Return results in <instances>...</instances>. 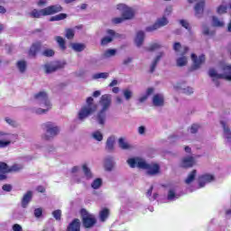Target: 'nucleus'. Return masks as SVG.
Instances as JSON below:
<instances>
[{
  "label": "nucleus",
  "instance_id": "obj_1",
  "mask_svg": "<svg viewBox=\"0 0 231 231\" xmlns=\"http://www.w3.org/2000/svg\"><path fill=\"white\" fill-rule=\"evenodd\" d=\"M131 169H143L146 171L147 176H156L160 174V165L158 163H147L145 160L140 157L130 158L126 161Z\"/></svg>",
  "mask_w": 231,
  "mask_h": 231
},
{
  "label": "nucleus",
  "instance_id": "obj_2",
  "mask_svg": "<svg viewBox=\"0 0 231 231\" xmlns=\"http://www.w3.org/2000/svg\"><path fill=\"white\" fill-rule=\"evenodd\" d=\"M221 73H217L216 69H209L208 71V77H210L212 82L217 88H219V80H228L231 82V65H222L220 67Z\"/></svg>",
  "mask_w": 231,
  "mask_h": 231
},
{
  "label": "nucleus",
  "instance_id": "obj_3",
  "mask_svg": "<svg viewBox=\"0 0 231 231\" xmlns=\"http://www.w3.org/2000/svg\"><path fill=\"white\" fill-rule=\"evenodd\" d=\"M42 129L44 134L42 135V140L44 142H53L58 134H60V126L57 123L45 122L42 125Z\"/></svg>",
  "mask_w": 231,
  "mask_h": 231
},
{
  "label": "nucleus",
  "instance_id": "obj_4",
  "mask_svg": "<svg viewBox=\"0 0 231 231\" xmlns=\"http://www.w3.org/2000/svg\"><path fill=\"white\" fill-rule=\"evenodd\" d=\"M34 100L42 107H46V108H38L36 111L37 115H44V113H48V111L51 109V102H50V99L48 98V94L45 91H41L35 94Z\"/></svg>",
  "mask_w": 231,
  "mask_h": 231
},
{
  "label": "nucleus",
  "instance_id": "obj_5",
  "mask_svg": "<svg viewBox=\"0 0 231 231\" xmlns=\"http://www.w3.org/2000/svg\"><path fill=\"white\" fill-rule=\"evenodd\" d=\"M94 100L92 97L87 98V105L82 106L78 114V120L79 122H84L86 118L91 116L97 111V105L94 103Z\"/></svg>",
  "mask_w": 231,
  "mask_h": 231
},
{
  "label": "nucleus",
  "instance_id": "obj_6",
  "mask_svg": "<svg viewBox=\"0 0 231 231\" xmlns=\"http://www.w3.org/2000/svg\"><path fill=\"white\" fill-rule=\"evenodd\" d=\"M79 214L83 228H93L97 225V217L95 215L88 213L86 208H81Z\"/></svg>",
  "mask_w": 231,
  "mask_h": 231
},
{
  "label": "nucleus",
  "instance_id": "obj_7",
  "mask_svg": "<svg viewBox=\"0 0 231 231\" xmlns=\"http://www.w3.org/2000/svg\"><path fill=\"white\" fill-rule=\"evenodd\" d=\"M64 66H66V62L59 60L50 61L43 65V69L47 75H51V73H55V71L64 69Z\"/></svg>",
  "mask_w": 231,
  "mask_h": 231
},
{
  "label": "nucleus",
  "instance_id": "obj_8",
  "mask_svg": "<svg viewBox=\"0 0 231 231\" xmlns=\"http://www.w3.org/2000/svg\"><path fill=\"white\" fill-rule=\"evenodd\" d=\"M191 60H192L193 64L189 69V72L197 71V69H199L201 68V64H203V62H205V55L201 54L198 58V55L192 53L191 54Z\"/></svg>",
  "mask_w": 231,
  "mask_h": 231
},
{
  "label": "nucleus",
  "instance_id": "obj_9",
  "mask_svg": "<svg viewBox=\"0 0 231 231\" xmlns=\"http://www.w3.org/2000/svg\"><path fill=\"white\" fill-rule=\"evenodd\" d=\"M167 24H169V20L163 15L162 18L157 19L156 23L152 25L147 26L145 32H155V30H159V28H162V26H167Z\"/></svg>",
  "mask_w": 231,
  "mask_h": 231
},
{
  "label": "nucleus",
  "instance_id": "obj_10",
  "mask_svg": "<svg viewBox=\"0 0 231 231\" xmlns=\"http://www.w3.org/2000/svg\"><path fill=\"white\" fill-rule=\"evenodd\" d=\"M113 101V97L111 94H105L101 96L99 99V105L101 106V110L107 111L111 107V102Z\"/></svg>",
  "mask_w": 231,
  "mask_h": 231
},
{
  "label": "nucleus",
  "instance_id": "obj_11",
  "mask_svg": "<svg viewBox=\"0 0 231 231\" xmlns=\"http://www.w3.org/2000/svg\"><path fill=\"white\" fill-rule=\"evenodd\" d=\"M0 136H5V139L8 140V141L0 140V149H5V147H8V145L12 143V141L10 140L17 139V134H8L3 131H0Z\"/></svg>",
  "mask_w": 231,
  "mask_h": 231
},
{
  "label": "nucleus",
  "instance_id": "obj_12",
  "mask_svg": "<svg viewBox=\"0 0 231 231\" xmlns=\"http://www.w3.org/2000/svg\"><path fill=\"white\" fill-rule=\"evenodd\" d=\"M32 199H33V191L28 190L26 193L23 194L21 199L22 208H28V205L32 203Z\"/></svg>",
  "mask_w": 231,
  "mask_h": 231
},
{
  "label": "nucleus",
  "instance_id": "obj_13",
  "mask_svg": "<svg viewBox=\"0 0 231 231\" xmlns=\"http://www.w3.org/2000/svg\"><path fill=\"white\" fill-rule=\"evenodd\" d=\"M189 47L184 46L183 51L180 54L181 57H180L176 60V64L179 68H183V66H187V64L189 63V60L185 57V55H187V53H189Z\"/></svg>",
  "mask_w": 231,
  "mask_h": 231
},
{
  "label": "nucleus",
  "instance_id": "obj_14",
  "mask_svg": "<svg viewBox=\"0 0 231 231\" xmlns=\"http://www.w3.org/2000/svg\"><path fill=\"white\" fill-rule=\"evenodd\" d=\"M196 164V160L193 156H186L182 158L180 167L182 169H190Z\"/></svg>",
  "mask_w": 231,
  "mask_h": 231
},
{
  "label": "nucleus",
  "instance_id": "obj_15",
  "mask_svg": "<svg viewBox=\"0 0 231 231\" xmlns=\"http://www.w3.org/2000/svg\"><path fill=\"white\" fill-rule=\"evenodd\" d=\"M220 125L223 128V137L226 140V143H231V129L230 126L226 125V122L220 121Z\"/></svg>",
  "mask_w": 231,
  "mask_h": 231
},
{
  "label": "nucleus",
  "instance_id": "obj_16",
  "mask_svg": "<svg viewBox=\"0 0 231 231\" xmlns=\"http://www.w3.org/2000/svg\"><path fill=\"white\" fill-rule=\"evenodd\" d=\"M195 10V16L198 19H201L203 17V13L205 12V0H201L200 2L197 3L194 6Z\"/></svg>",
  "mask_w": 231,
  "mask_h": 231
},
{
  "label": "nucleus",
  "instance_id": "obj_17",
  "mask_svg": "<svg viewBox=\"0 0 231 231\" xmlns=\"http://www.w3.org/2000/svg\"><path fill=\"white\" fill-rule=\"evenodd\" d=\"M152 102L155 107H163L165 106V97L163 94H155Z\"/></svg>",
  "mask_w": 231,
  "mask_h": 231
},
{
  "label": "nucleus",
  "instance_id": "obj_18",
  "mask_svg": "<svg viewBox=\"0 0 231 231\" xmlns=\"http://www.w3.org/2000/svg\"><path fill=\"white\" fill-rule=\"evenodd\" d=\"M95 119H96L97 124H98V125H101V127H104V125H106V120H107L106 110H100L97 114Z\"/></svg>",
  "mask_w": 231,
  "mask_h": 231
},
{
  "label": "nucleus",
  "instance_id": "obj_19",
  "mask_svg": "<svg viewBox=\"0 0 231 231\" xmlns=\"http://www.w3.org/2000/svg\"><path fill=\"white\" fill-rule=\"evenodd\" d=\"M210 181H214V176L210 174H204L199 177V188L203 189L207 183H210Z\"/></svg>",
  "mask_w": 231,
  "mask_h": 231
},
{
  "label": "nucleus",
  "instance_id": "obj_20",
  "mask_svg": "<svg viewBox=\"0 0 231 231\" xmlns=\"http://www.w3.org/2000/svg\"><path fill=\"white\" fill-rule=\"evenodd\" d=\"M48 15V13L46 11V8L43 9H33L31 13H30V16L32 19H41V17H46Z\"/></svg>",
  "mask_w": 231,
  "mask_h": 231
},
{
  "label": "nucleus",
  "instance_id": "obj_21",
  "mask_svg": "<svg viewBox=\"0 0 231 231\" xmlns=\"http://www.w3.org/2000/svg\"><path fill=\"white\" fill-rule=\"evenodd\" d=\"M80 219L74 218L67 226V231H80Z\"/></svg>",
  "mask_w": 231,
  "mask_h": 231
},
{
  "label": "nucleus",
  "instance_id": "obj_22",
  "mask_svg": "<svg viewBox=\"0 0 231 231\" xmlns=\"http://www.w3.org/2000/svg\"><path fill=\"white\" fill-rule=\"evenodd\" d=\"M45 10L47 12V15H55V14H59L60 12H62L64 8H62L60 5H54L45 7Z\"/></svg>",
  "mask_w": 231,
  "mask_h": 231
},
{
  "label": "nucleus",
  "instance_id": "obj_23",
  "mask_svg": "<svg viewBox=\"0 0 231 231\" xmlns=\"http://www.w3.org/2000/svg\"><path fill=\"white\" fill-rule=\"evenodd\" d=\"M144 41H145V32H143V31L137 32L136 36L134 38L135 46H137V48H141Z\"/></svg>",
  "mask_w": 231,
  "mask_h": 231
},
{
  "label": "nucleus",
  "instance_id": "obj_24",
  "mask_svg": "<svg viewBox=\"0 0 231 231\" xmlns=\"http://www.w3.org/2000/svg\"><path fill=\"white\" fill-rule=\"evenodd\" d=\"M42 47V43L41 42H36L32 43L29 50V55L31 57H35V55H37V52L40 51Z\"/></svg>",
  "mask_w": 231,
  "mask_h": 231
},
{
  "label": "nucleus",
  "instance_id": "obj_25",
  "mask_svg": "<svg viewBox=\"0 0 231 231\" xmlns=\"http://www.w3.org/2000/svg\"><path fill=\"white\" fill-rule=\"evenodd\" d=\"M177 91H180V93H183V95H192L194 93V88L192 87H182L181 84H177L174 87Z\"/></svg>",
  "mask_w": 231,
  "mask_h": 231
},
{
  "label": "nucleus",
  "instance_id": "obj_26",
  "mask_svg": "<svg viewBox=\"0 0 231 231\" xmlns=\"http://www.w3.org/2000/svg\"><path fill=\"white\" fill-rule=\"evenodd\" d=\"M113 167H115V157L107 156L105 159V169L108 172H111V171H113Z\"/></svg>",
  "mask_w": 231,
  "mask_h": 231
},
{
  "label": "nucleus",
  "instance_id": "obj_27",
  "mask_svg": "<svg viewBox=\"0 0 231 231\" xmlns=\"http://www.w3.org/2000/svg\"><path fill=\"white\" fill-rule=\"evenodd\" d=\"M118 145L120 149L123 151H131L133 149V145L129 144V143L125 142V139L123 137H120L118 139Z\"/></svg>",
  "mask_w": 231,
  "mask_h": 231
},
{
  "label": "nucleus",
  "instance_id": "obj_28",
  "mask_svg": "<svg viewBox=\"0 0 231 231\" xmlns=\"http://www.w3.org/2000/svg\"><path fill=\"white\" fill-rule=\"evenodd\" d=\"M162 57H163V52H160L155 59L153 60V61L152 62L151 66H150V73H154V71H156V66H158V62H160V60H162Z\"/></svg>",
  "mask_w": 231,
  "mask_h": 231
},
{
  "label": "nucleus",
  "instance_id": "obj_29",
  "mask_svg": "<svg viewBox=\"0 0 231 231\" xmlns=\"http://www.w3.org/2000/svg\"><path fill=\"white\" fill-rule=\"evenodd\" d=\"M106 151H107V152H113V151H115V136L107 138L106 143Z\"/></svg>",
  "mask_w": 231,
  "mask_h": 231
},
{
  "label": "nucleus",
  "instance_id": "obj_30",
  "mask_svg": "<svg viewBox=\"0 0 231 231\" xmlns=\"http://www.w3.org/2000/svg\"><path fill=\"white\" fill-rule=\"evenodd\" d=\"M55 41L58 43V46L60 47L61 51H66V40L62 38V36H56Z\"/></svg>",
  "mask_w": 231,
  "mask_h": 231
},
{
  "label": "nucleus",
  "instance_id": "obj_31",
  "mask_svg": "<svg viewBox=\"0 0 231 231\" xmlns=\"http://www.w3.org/2000/svg\"><path fill=\"white\" fill-rule=\"evenodd\" d=\"M122 15L125 21L133 19V17H134V11H133V9L128 7L127 9H125Z\"/></svg>",
  "mask_w": 231,
  "mask_h": 231
},
{
  "label": "nucleus",
  "instance_id": "obj_32",
  "mask_svg": "<svg viewBox=\"0 0 231 231\" xmlns=\"http://www.w3.org/2000/svg\"><path fill=\"white\" fill-rule=\"evenodd\" d=\"M70 48L77 51L78 53H80V51H84L86 50V44L84 43H70Z\"/></svg>",
  "mask_w": 231,
  "mask_h": 231
},
{
  "label": "nucleus",
  "instance_id": "obj_33",
  "mask_svg": "<svg viewBox=\"0 0 231 231\" xmlns=\"http://www.w3.org/2000/svg\"><path fill=\"white\" fill-rule=\"evenodd\" d=\"M82 171H83V174H84L86 180H92L93 172H91V169H89V167H88V164L82 165Z\"/></svg>",
  "mask_w": 231,
  "mask_h": 231
},
{
  "label": "nucleus",
  "instance_id": "obj_34",
  "mask_svg": "<svg viewBox=\"0 0 231 231\" xmlns=\"http://www.w3.org/2000/svg\"><path fill=\"white\" fill-rule=\"evenodd\" d=\"M197 174L198 171L193 170L191 172L189 173L188 177L184 180V183H186V185H190V183H192V181L196 180Z\"/></svg>",
  "mask_w": 231,
  "mask_h": 231
},
{
  "label": "nucleus",
  "instance_id": "obj_35",
  "mask_svg": "<svg viewBox=\"0 0 231 231\" xmlns=\"http://www.w3.org/2000/svg\"><path fill=\"white\" fill-rule=\"evenodd\" d=\"M107 217H109V209L105 208L99 212V220L101 223H105V221L107 220Z\"/></svg>",
  "mask_w": 231,
  "mask_h": 231
},
{
  "label": "nucleus",
  "instance_id": "obj_36",
  "mask_svg": "<svg viewBox=\"0 0 231 231\" xmlns=\"http://www.w3.org/2000/svg\"><path fill=\"white\" fill-rule=\"evenodd\" d=\"M180 194H176V191L174 189H170L168 191L167 199L168 201H176V199H179Z\"/></svg>",
  "mask_w": 231,
  "mask_h": 231
},
{
  "label": "nucleus",
  "instance_id": "obj_37",
  "mask_svg": "<svg viewBox=\"0 0 231 231\" xmlns=\"http://www.w3.org/2000/svg\"><path fill=\"white\" fill-rule=\"evenodd\" d=\"M64 19H68V14H64V13H61L60 14L51 16L49 21L51 23H53L55 21H64Z\"/></svg>",
  "mask_w": 231,
  "mask_h": 231
},
{
  "label": "nucleus",
  "instance_id": "obj_38",
  "mask_svg": "<svg viewBox=\"0 0 231 231\" xmlns=\"http://www.w3.org/2000/svg\"><path fill=\"white\" fill-rule=\"evenodd\" d=\"M93 80H98V79H109V72H99L92 76Z\"/></svg>",
  "mask_w": 231,
  "mask_h": 231
},
{
  "label": "nucleus",
  "instance_id": "obj_39",
  "mask_svg": "<svg viewBox=\"0 0 231 231\" xmlns=\"http://www.w3.org/2000/svg\"><path fill=\"white\" fill-rule=\"evenodd\" d=\"M88 64L93 68H100V66H102V62L97 58H90L88 60Z\"/></svg>",
  "mask_w": 231,
  "mask_h": 231
},
{
  "label": "nucleus",
  "instance_id": "obj_40",
  "mask_svg": "<svg viewBox=\"0 0 231 231\" xmlns=\"http://www.w3.org/2000/svg\"><path fill=\"white\" fill-rule=\"evenodd\" d=\"M212 26H215L216 28H222V26H225V23L219 21V18H217V16H213Z\"/></svg>",
  "mask_w": 231,
  "mask_h": 231
},
{
  "label": "nucleus",
  "instance_id": "obj_41",
  "mask_svg": "<svg viewBox=\"0 0 231 231\" xmlns=\"http://www.w3.org/2000/svg\"><path fill=\"white\" fill-rule=\"evenodd\" d=\"M91 187L92 189H94V190H97V189L102 187V179L97 178L94 180L93 182L91 183Z\"/></svg>",
  "mask_w": 231,
  "mask_h": 231
},
{
  "label": "nucleus",
  "instance_id": "obj_42",
  "mask_svg": "<svg viewBox=\"0 0 231 231\" xmlns=\"http://www.w3.org/2000/svg\"><path fill=\"white\" fill-rule=\"evenodd\" d=\"M16 67L18 68L20 73H24L26 71V62L24 60H19L16 63Z\"/></svg>",
  "mask_w": 231,
  "mask_h": 231
},
{
  "label": "nucleus",
  "instance_id": "obj_43",
  "mask_svg": "<svg viewBox=\"0 0 231 231\" xmlns=\"http://www.w3.org/2000/svg\"><path fill=\"white\" fill-rule=\"evenodd\" d=\"M65 37L66 39H69V41H71L75 38V30L73 29H66L65 30Z\"/></svg>",
  "mask_w": 231,
  "mask_h": 231
},
{
  "label": "nucleus",
  "instance_id": "obj_44",
  "mask_svg": "<svg viewBox=\"0 0 231 231\" xmlns=\"http://www.w3.org/2000/svg\"><path fill=\"white\" fill-rule=\"evenodd\" d=\"M116 55V50L115 49H108L104 52V58L109 59L110 57H115Z\"/></svg>",
  "mask_w": 231,
  "mask_h": 231
},
{
  "label": "nucleus",
  "instance_id": "obj_45",
  "mask_svg": "<svg viewBox=\"0 0 231 231\" xmlns=\"http://www.w3.org/2000/svg\"><path fill=\"white\" fill-rule=\"evenodd\" d=\"M162 45L159 43H152L148 47H145L146 51H156V50H160Z\"/></svg>",
  "mask_w": 231,
  "mask_h": 231
},
{
  "label": "nucleus",
  "instance_id": "obj_46",
  "mask_svg": "<svg viewBox=\"0 0 231 231\" xmlns=\"http://www.w3.org/2000/svg\"><path fill=\"white\" fill-rule=\"evenodd\" d=\"M9 166L6 162H0V172L2 174H8Z\"/></svg>",
  "mask_w": 231,
  "mask_h": 231
},
{
  "label": "nucleus",
  "instance_id": "obj_47",
  "mask_svg": "<svg viewBox=\"0 0 231 231\" xmlns=\"http://www.w3.org/2000/svg\"><path fill=\"white\" fill-rule=\"evenodd\" d=\"M92 138L97 140V142H102L104 140V135L102 133H100V131H96L92 134Z\"/></svg>",
  "mask_w": 231,
  "mask_h": 231
},
{
  "label": "nucleus",
  "instance_id": "obj_48",
  "mask_svg": "<svg viewBox=\"0 0 231 231\" xmlns=\"http://www.w3.org/2000/svg\"><path fill=\"white\" fill-rule=\"evenodd\" d=\"M113 37L112 36H105L102 40H101V46H107V44H110V42H113Z\"/></svg>",
  "mask_w": 231,
  "mask_h": 231
},
{
  "label": "nucleus",
  "instance_id": "obj_49",
  "mask_svg": "<svg viewBox=\"0 0 231 231\" xmlns=\"http://www.w3.org/2000/svg\"><path fill=\"white\" fill-rule=\"evenodd\" d=\"M123 96L125 97V100L129 101L131 98H133V92L129 88L124 89Z\"/></svg>",
  "mask_w": 231,
  "mask_h": 231
},
{
  "label": "nucleus",
  "instance_id": "obj_50",
  "mask_svg": "<svg viewBox=\"0 0 231 231\" xmlns=\"http://www.w3.org/2000/svg\"><path fill=\"white\" fill-rule=\"evenodd\" d=\"M52 216L56 221H60L62 217V211L60 209H56L52 211Z\"/></svg>",
  "mask_w": 231,
  "mask_h": 231
},
{
  "label": "nucleus",
  "instance_id": "obj_51",
  "mask_svg": "<svg viewBox=\"0 0 231 231\" xmlns=\"http://www.w3.org/2000/svg\"><path fill=\"white\" fill-rule=\"evenodd\" d=\"M179 23L180 26H182V28H185L186 30H188V32H191L192 28L190 27V23H189L187 20H180Z\"/></svg>",
  "mask_w": 231,
  "mask_h": 231
},
{
  "label": "nucleus",
  "instance_id": "obj_52",
  "mask_svg": "<svg viewBox=\"0 0 231 231\" xmlns=\"http://www.w3.org/2000/svg\"><path fill=\"white\" fill-rule=\"evenodd\" d=\"M42 55H43V57H53L55 55V51L51 49H46L42 51Z\"/></svg>",
  "mask_w": 231,
  "mask_h": 231
},
{
  "label": "nucleus",
  "instance_id": "obj_53",
  "mask_svg": "<svg viewBox=\"0 0 231 231\" xmlns=\"http://www.w3.org/2000/svg\"><path fill=\"white\" fill-rule=\"evenodd\" d=\"M226 10H228V6L226 5H219L217 9V13L219 15H223V14H226Z\"/></svg>",
  "mask_w": 231,
  "mask_h": 231
},
{
  "label": "nucleus",
  "instance_id": "obj_54",
  "mask_svg": "<svg viewBox=\"0 0 231 231\" xmlns=\"http://www.w3.org/2000/svg\"><path fill=\"white\" fill-rule=\"evenodd\" d=\"M33 216L37 219H40V217H42V208H35L33 211Z\"/></svg>",
  "mask_w": 231,
  "mask_h": 231
},
{
  "label": "nucleus",
  "instance_id": "obj_55",
  "mask_svg": "<svg viewBox=\"0 0 231 231\" xmlns=\"http://www.w3.org/2000/svg\"><path fill=\"white\" fill-rule=\"evenodd\" d=\"M199 127H200L199 125L193 124L189 128L191 134H196V133H198V131H199Z\"/></svg>",
  "mask_w": 231,
  "mask_h": 231
},
{
  "label": "nucleus",
  "instance_id": "obj_56",
  "mask_svg": "<svg viewBox=\"0 0 231 231\" xmlns=\"http://www.w3.org/2000/svg\"><path fill=\"white\" fill-rule=\"evenodd\" d=\"M202 33L203 35H214V32H210V29L208 28V26L204 25L202 27Z\"/></svg>",
  "mask_w": 231,
  "mask_h": 231
},
{
  "label": "nucleus",
  "instance_id": "obj_57",
  "mask_svg": "<svg viewBox=\"0 0 231 231\" xmlns=\"http://www.w3.org/2000/svg\"><path fill=\"white\" fill-rule=\"evenodd\" d=\"M84 179V177H80L79 175H73L72 176V181L74 183H83L82 180Z\"/></svg>",
  "mask_w": 231,
  "mask_h": 231
},
{
  "label": "nucleus",
  "instance_id": "obj_58",
  "mask_svg": "<svg viewBox=\"0 0 231 231\" xmlns=\"http://www.w3.org/2000/svg\"><path fill=\"white\" fill-rule=\"evenodd\" d=\"M21 167H19L17 164H14L13 166H9V171L8 172H19V170Z\"/></svg>",
  "mask_w": 231,
  "mask_h": 231
},
{
  "label": "nucleus",
  "instance_id": "obj_59",
  "mask_svg": "<svg viewBox=\"0 0 231 231\" xmlns=\"http://www.w3.org/2000/svg\"><path fill=\"white\" fill-rule=\"evenodd\" d=\"M180 50H181V43L180 42H176L173 44V51H176V53H179Z\"/></svg>",
  "mask_w": 231,
  "mask_h": 231
},
{
  "label": "nucleus",
  "instance_id": "obj_60",
  "mask_svg": "<svg viewBox=\"0 0 231 231\" xmlns=\"http://www.w3.org/2000/svg\"><path fill=\"white\" fill-rule=\"evenodd\" d=\"M12 185L11 184H5L2 187V189L5 190V192H12Z\"/></svg>",
  "mask_w": 231,
  "mask_h": 231
},
{
  "label": "nucleus",
  "instance_id": "obj_61",
  "mask_svg": "<svg viewBox=\"0 0 231 231\" xmlns=\"http://www.w3.org/2000/svg\"><path fill=\"white\" fill-rule=\"evenodd\" d=\"M76 77H84L86 75L85 69H79L75 72Z\"/></svg>",
  "mask_w": 231,
  "mask_h": 231
},
{
  "label": "nucleus",
  "instance_id": "obj_62",
  "mask_svg": "<svg viewBox=\"0 0 231 231\" xmlns=\"http://www.w3.org/2000/svg\"><path fill=\"white\" fill-rule=\"evenodd\" d=\"M5 122H6V124H8L9 125H13V127L14 126H15V121L14 120H13L12 118H10V117H5Z\"/></svg>",
  "mask_w": 231,
  "mask_h": 231
},
{
  "label": "nucleus",
  "instance_id": "obj_63",
  "mask_svg": "<svg viewBox=\"0 0 231 231\" xmlns=\"http://www.w3.org/2000/svg\"><path fill=\"white\" fill-rule=\"evenodd\" d=\"M172 14V7L168 5L164 11V15H171Z\"/></svg>",
  "mask_w": 231,
  "mask_h": 231
},
{
  "label": "nucleus",
  "instance_id": "obj_64",
  "mask_svg": "<svg viewBox=\"0 0 231 231\" xmlns=\"http://www.w3.org/2000/svg\"><path fill=\"white\" fill-rule=\"evenodd\" d=\"M13 230L14 231H23V226H21V225H19V224H14L13 226Z\"/></svg>",
  "mask_w": 231,
  "mask_h": 231
}]
</instances>
